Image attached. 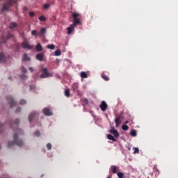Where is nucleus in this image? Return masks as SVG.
<instances>
[{"label":"nucleus","instance_id":"1","mask_svg":"<svg viewBox=\"0 0 178 178\" xmlns=\"http://www.w3.org/2000/svg\"><path fill=\"white\" fill-rule=\"evenodd\" d=\"M23 134V131L20 129H17L14 134V140L13 142L8 143V147L10 148L13 145H17L18 147H22L23 145V140L19 139V136Z\"/></svg>","mask_w":178,"mask_h":178},{"label":"nucleus","instance_id":"2","mask_svg":"<svg viewBox=\"0 0 178 178\" xmlns=\"http://www.w3.org/2000/svg\"><path fill=\"white\" fill-rule=\"evenodd\" d=\"M73 17V24L74 26L81 25V15L79 13L71 12Z\"/></svg>","mask_w":178,"mask_h":178},{"label":"nucleus","instance_id":"3","mask_svg":"<svg viewBox=\"0 0 178 178\" xmlns=\"http://www.w3.org/2000/svg\"><path fill=\"white\" fill-rule=\"evenodd\" d=\"M15 3H16L15 0H6V2L3 4V7L1 9V11L5 12L6 10L8 12L9 10V8H10V6L13 5H15Z\"/></svg>","mask_w":178,"mask_h":178},{"label":"nucleus","instance_id":"4","mask_svg":"<svg viewBox=\"0 0 178 178\" xmlns=\"http://www.w3.org/2000/svg\"><path fill=\"white\" fill-rule=\"evenodd\" d=\"M15 36L11 33H8L6 35V38L5 35H2L0 38V44H6L8 40H13Z\"/></svg>","mask_w":178,"mask_h":178},{"label":"nucleus","instance_id":"5","mask_svg":"<svg viewBox=\"0 0 178 178\" xmlns=\"http://www.w3.org/2000/svg\"><path fill=\"white\" fill-rule=\"evenodd\" d=\"M42 74H40V77L41 79H48V77H52V73L48 72V69L43 68L42 69Z\"/></svg>","mask_w":178,"mask_h":178},{"label":"nucleus","instance_id":"6","mask_svg":"<svg viewBox=\"0 0 178 178\" xmlns=\"http://www.w3.org/2000/svg\"><path fill=\"white\" fill-rule=\"evenodd\" d=\"M99 108L103 112H105V111L108 109V104L106 102H105V101H102L99 105Z\"/></svg>","mask_w":178,"mask_h":178},{"label":"nucleus","instance_id":"7","mask_svg":"<svg viewBox=\"0 0 178 178\" xmlns=\"http://www.w3.org/2000/svg\"><path fill=\"white\" fill-rule=\"evenodd\" d=\"M74 27H77V25L74 24H71L68 28H67V31L68 34H72L74 31Z\"/></svg>","mask_w":178,"mask_h":178},{"label":"nucleus","instance_id":"8","mask_svg":"<svg viewBox=\"0 0 178 178\" xmlns=\"http://www.w3.org/2000/svg\"><path fill=\"white\" fill-rule=\"evenodd\" d=\"M38 116V113L35 112L31 113L29 116V122L31 123V122H33V119H34L35 118H37Z\"/></svg>","mask_w":178,"mask_h":178},{"label":"nucleus","instance_id":"9","mask_svg":"<svg viewBox=\"0 0 178 178\" xmlns=\"http://www.w3.org/2000/svg\"><path fill=\"white\" fill-rule=\"evenodd\" d=\"M43 112H44V115H45V116H51L52 115V112L51 111V110L49 108H44L43 109Z\"/></svg>","mask_w":178,"mask_h":178},{"label":"nucleus","instance_id":"10","mask_svg":"<svg viewBox=\"0 0 178 178\" xmlns=\"http://www.w3.org/2000/svg\"><path fill=\"white\" fill-rule=\"evenodd\" d=\"M8 99L9 101L10 108H13V106L16 105V102H15V100H13V98L12 97H9Z\"/></svg>","mask_w":178,"mask_h":178},{"label":"nucleus","instance_id":"11","mask_svg":"<svg viewBox=\"0 0 178 178\" xmlns=\"http://www.w3.org/2000/svg\"><path fill=\"white\" fill-rule=\"evenodd\" d=\"M110 133H111V134H113L114 137H119V132H118V130L115 129V128H111Z\"/></svg>","mask_w":178,"mask_h":178},{"label":"nucleus","instance_id":"12","mask_svg":"<svg viewBox=\"0 0 178 178\" xmlns=\"http://www.w3.org/2000/svg\"><path fill=\"white\" fill-rule=\"evenodd\" d=\"M36 59L37 60H39V62H42V60H44V55L42 54H37Z\"/></svg>","mask_w":178,"mask_h":178},{"label":"nucleus","instance_id":"13","mask_svg":"<svg viewBox=\"0 0 178 178\" xmlns=\"http://www.w3.org/2000/svg\"><path fill=\"white\" fill-rule=\"evenodd\" d=\"M3 62H6V57H5L3 53H0V63Z\"/></svg>","mask_w":178,"mask_h":178},{"label":"nucleus","instance_id":"14","mask_svg":"<svg viewBox=\"0 0 178 178\" xmlns=\"http://www.w3.org/2000/svg\"><path fill=\"white\" fill-rule=\"evenodd\" d=\"M115 127H118L120 126V123H122V122L120 121V117L115 118Z\"/></svg>","mask_w":178,"mask_h":178},{"label":"nucleus","instance_id":"15","mask_svg":"<svg viewBox=\"0 0 178 178\" xmlns=\"http://www.w3.org/2000/svg\"><path fill=\"white\" fill-rule=\"evenodd\" d=\"M23 62H29L30 60V57L27 56L26 54H24L22 58Z\"/></svg>","mask_w":178,"mask_h":178},{"label":"nucleus","instance_id":"16","mask_svg":"<svg viewBox=\"0 0 178 178\" xmlns=\"http://www.w3.org/2000/svg\"><path fill=\"white\" fill-rule=\"evenodd\" d=\"M17 27V24L16 22H11L9 26L10 30H13V29H16Z\"/></svg>","mask_w":178,"mask_h":178},{"label":"nucleus","instance_id":"17","mask_svg":"<svg viewBox=\"0 0 178 178\" xmlns=\"http://www.w3.org/2000/svg\"><path fill=\"white\" fill-rule=\"evenodd\" d=\"M60 55H62L60 49H58L54 51V56H60Z\"/></svg>","mask_w":178,"mask_h":178},{"label":"nucleus","instance_id":"18","mask_svg":"<svg viewBox=\"0 0 178 178\" xmlns=\"http://www.w3.org/2000/svg\"><path fill=\"white\" fill-rule=\"evenodd\" d=\"M80 76L82 77V79H87V77H88L86 72H81Z\"/></svg>","mask_w":178,"mask_h":178},{"label":"nucleus","instance_id":"19","mask_svg":"<svg viewBox=\"0 0 178 178\" xmlns=\"http://www.w3.org/2000/svg\"><path fill=\"white\" fill-rule=\"evenodd\" d=\"M78 88H79V84L74 83L72 86V90H73V91H74V92H77Z\"/></svg>","mask_w":178,"mask_h":178},{"label":"nucleus","instance_id":"20","mask_svg":"<svg viewBox=\"0 0 178 178\" xmlns=\"http://www.w3.org/2000/svg\"><path fill=\"white\" fill-rule=\"evenodd\" d=\"M22 47L23 49H32L33 46L32 45H22Z\"/></svg>","mask_w":178,"mask_h":178},{"label":"nucleus","instance_id":"21","mask_svg":"<svg viewBox=\"0 0 178 178\" xmlns=\"http://www.w3.org/2000/svg\"><path fill=\"white\" fill-rule=\"evenodd\" d=\"M107 138L108 140H111V141H116V139L115 138V137H113V136H112L111 134H108L107 136Z\"/></svg>","mask_w":178,"mask_h":178},{"label":"nucleus","instance_id":"22","mask_svg":"<svg viewBox=\"0 0 178 178\" xmlns=\"http://www.w3.org/2000/svg\"><path fill=\"white\" fill-rule=\"evenodd\" d=\"M35 49L38 52H41L42 51V47L41 45H36Z\"/></svg>","mask_w":178,"mask_h":178},{"label":"nucleus","instance_id":"23","mask_svg":"<svg viewBox=\"0 0 178 178\" xmlns=\"http://www.w3.org/2000/svg\"><path fill=\"white\" fill-rule=\"evenodd\" d=\"M31 35H33L34 37H38V35H40V33H37V31L33 30L31 31Z\"/></svg>","mask_w":178,"mask_h":178},{"label":"nucleus","instance_id":"24","mask_svg":"<svg viewBox=\"0 0 178 178\" xmlns=\"http://www.w3.org/2000/svg\"><path fill=\"white\" fill-rule=\"evenodd\" d=\"M45 33H47V29L45 28H41L39 33L40 35H41V34H45Z\"/></svg>","mask_w":178,"mask_h":178},{"label":"nucleus","instance_id":"25","mask_svg":"<svg viewBox=\"0 0 178 178\" xmlns=\"http://www.w3.org/2000/svg\"><path fill=\"white\" fill-rule=\"evenodd\" d=\"M64 94L65 97H70V90L69 89L65 90Z\"/></svg>","mask_w":178,"mask_h":178},{"label":"nucleus","instance_id":"26","mask_svg":"<svg viewBox=\"0 0 178 178\" xmlns=\"http://www.w3.org/2000/svg\"><path fill=\"white\" fill-rule=\"evenodd\" d=\"M130 134L132 137H136L137 136V131L136 130H131Z\"/></svg>","mask_w":178,"mask_h":178},{"label":"nucleus","instance_id":"27","mask_svg":"<svg viewBox=\"0 0 178 178\" xmlns=\"http://www.w3.org/2000/svg\"><path fill=\"white\" fill-rule=\"evenodd\" d=\"M111 169H112L113 173H116L117 169H118V168L116 167V165H113V166H111Z\"/></svg>","mask_w":178,"mask_h":178},{"label":"nucleus","instance_id":"28","mask_svg":"<svg viewBox=\"0 0 178 178\" xmlns=\"http://www.w3.org/2000/svg\"><path fill=\"white\" fill-rule=\"evenodd\" d=\"M102 79H104V80H106V81H108V80H109V78L108 77V76L105 75V74H102Z\"/></svg>","mask_w":178,"mask_h":178},{"label":"nucleus","instance_id":"29","mask_svg":"<svg viewBox=\"0 0 178 178\" xmlns=\"http://www.w3.org/2000/svg\"><path fill=\"white\" fill-rule=\"evenodd\" d=\"M133 150H134V154H138V152H140V149H138V147H134Z\"/></svg>","mask_w":178,"mask_h":178},{"label":"nucleus","instance_id":"30","mask_svg":"<svg viewBox=\"0 0 178 178\" xmlns=\"http://www.w3.org/2000/svg\"><path fill=\"white\" fill-rule=\"evenodd\" d=\"M122 130H124V131H126L129 130V126L124 124L122 126Z\"/></svg>","mask_w":178,"mask_h":178},{"label":"nucleus","instance_id":"31","mask_svg":"<svg viewBox=\"0 0 178 178\" xmlns=\"http://www.w3.org/2000/svg\"><path fill=\"white\" fill-rule=\"evenodd\" d=\"M39 20L40 22H45V20H47V18L42 15V16L39 17Z\"/></svg>","mask_w":178,"mask_h":178},{"label":"nucleus","instance_id":"32","mask_svg":"<svg viewBox=\"0 0 178 178\" xmlns=\"http://www.w3.org/2000/svg\"><path fill=\"white\" fill-rule=\"evenodd\" d=\"M118 178H123V176H124V175L122 173V172H118Z\"/></svg>","mask_w":178,"mask_h":178},{"label":"nucleus","instance_id":"33","mask_svg":"<svg viewBox=\"0 0 178 178\" xmlns=\"http://www.w3.org/2000/svg\"><path fill=\"white\" fill-rule=\"evenodd\" d=\"M49 6H51V5L48 4V3H45L43 6V8L44 9H48V8H49Z\"/></svg>","mask_w":178,"mask_h":178},{"label":"nucleus","instance_id":"34","mask_svg":"<svg viewBox=\"0 0 178 178\" xmlns=\"http://www.w3.org/2000/svg\"><path fill=\"white\" fill-rule=\"evenodd\" d=\"M20 77L22 80H26V79H27V76H26L25 74H22Z\"/></svg>","mask_w":178,"mask_h":178},{"label":"nucleus","instance_id":"35","mask_svg":"<svg viewBox=\"0 0 178 178\" xmlns=\"http://www.w3.org/2000/svg\"><path fill=\"white\" fill-rule=\"evenodd\" d=\"M21 70L23 72V73H27V69L24 68V67H22Z\"/></svg>","mask_w":178,"mask_h":178},{"label":"nucleus","instance_id":"36","mask_svg":"<svg viewBox=\"0 0 178 178\" xmlns=\"http://www.w3.org/2000/svg\"><path fill=\"white\" fill-rule=\"evenodd\" d=\"M19 104H20V105H25V104H26V100L22 99V100L19 102Z\"/></svg>","mask_w":178,"mask_h":178},{"label":"nucleus","instance_id":"37","mask_svg":"<svg viewBox=\"0 0 178 178\" xmlns=\"http://www.w3.org/2000/svg\"><path fill=\"white\" fill-rule=\"evenodd\" d=\"M34 136H35V137H40V131H37L34 133Z\"/></svg>","mask_w":178,"mask_h":178},{"label":"nucleus","instance_id":"38","mask_svg":"<svg viewBox=\"0 0 178 178\" xmlns=\"http://www.w3.org/2000/svg\"><path fill=\"white\" fill-rule=\"evenodd\" d=\"M47 149H51V148H52V145H51V143H47Z\"/></svg>","mask_w":178,"mask_h":178},{"label":"nucleus","instance_id":"39","mask_svg":"<svg viewBox=\"0 0 178 178\" xmlns=\"http://www.w3.org/2000/svg\"><path fill=\"white\" fill-rule=\"evenodd\" d=\"M47 48L49 49H54L55 48V46H54V45H47Z\"/></svg>","mask_w":178,"mask_h":178},{"label":"nucleus","instance_id":"40","mask_svg":"<svg viewBox=\"0 0 178 178\" xmlns=\"http://www.w3.org/2000/svg\"><path fill=\"white\" fill-rule=\"evenodd\" d=\"M34 15H35L34 12H30V13H29V16H30L31 17H34Z\"/></svg>","mask_w":178,"mask_h":178},{"label":"nucleus","instance_id":"41","mask_svg":"<svg viewBox=\"0 0 178 178\" xmlns=\"http://www.w3.org/2000/svg\"><path fill=\"white\" fill-rule=\"evenodd\" d=\"M2 129H3V124H0V133L2 131Z\"/></svg>","mask_w":178,"mask_h":178},{"label":"nucleus","instance_id":"42","mask_svg":"<svg viewBox=\"0 0 178 178\" xmlns=\"http://www.w3.org/2000/svg\"><path fill=\"white\" fill-rule=\"evenodd\" d=\"M29 70L31 72V73H33V72H34V68L33 67H30Z\"/></svg>","mask_w":178,"mask_h":178},{"label":"nucleus","instance_id":"43","mask_svg":"<svg viewBox=\"0 0 178 178\" xmlns=\"http://www.w3.org/2000/svg\"><path fill=\"white\" fill-rule=\"evenodd\" d=\"M30 90H34L35 88V86H30Z\"/></svg>","mask_w":178,"mask_h":178},{"label":"nucleus","instance_id":"44","mask_svg":"<svg viewBox=\"0 0 178 178\" xmlns=\"http://www.w3.org/2000/svg\"><path fill=\"white\" fill-rule=\"evenodd\" d=\"M15 112H20V107H17Z\"/></svg>","mask_w":178,"mask_h":178},{"label":"nucleus","instance_id":"45","mask_svg":"<svg viewBox=\"0 0 178 178\" xmlns=\"http://www.w3.org/2000/svg\"><path fill=\"white\" fill-rule=\"evenodd\" d=\"M56 61L57 62V63H59L60 62V60L57 58V59H56Z\"/></svg>","mask_w":178,"mask_h":178},{"label":"nucleus","instance_id":"46","mask_svg":"<svg viewBox=\"0 0 178 178\" xmlns=\"http://www.w3.org/2000/svg\"><path fill=\"white\" fill-rule=\"evenodd\" d=\"M19 123V120H16L15 124H17Z\"/></svg>","mask_w":178,"mask_h":178},{"label":"nucleus","instance_id":"47","mask_svg":"<svg viewBox=\"0 0 178 178\" xmlns=\"http://www.w3.org/2000/svg\"><path fill=\"white\" fill-rule=\"evenodd\" d=\"M51 19H52V20H56V18H55V17H54V16L52 17Z\"/></svg>","mask_w":178,"mask_h":178},{"label":"nucleus","instance_id":"48","mask_svg":"<svg viewBox=\"0 0 178 178\" xmlns=\"http://www.w3.org/2000/svg\"><path fill=\"white\" fill-rule=\"evenodd\" d=\"M127 123H129V121L125 122V124H127Z\"/></svg>","mask_w":178,"mask_h":178},{"label":"nucleus","instance_id":"49","mask_svg":"<svg viewBox=\"0 0 178 178\" xmlns=\"http://www.w3.org/2000/svg\"><path fill=\"white\" fill-rule=\"evenodd\" d=\"M22 45H26V43H22Z\"/></svg>","mask_w":178,"mask_h":178},{"label":"nucleus","instance_id":"50","mask_svg":"<svg viewBox=\"0 0 178 178\" xmlns=\"http://www.w3.org/2000/svg\"><path fill=\"white\" fill-rule=\"evenodd\" d=\"M85 101H86V102H88V100H87V99H85Z\"/></svg>","mask_w":178,"mask_h":178},{"label":"nucleus","instance_id":"51","mask_svg":"<svg viewBox=\"0 0 178 178\" xmlns=\"http://www.w3.org/2000/svg\"><path fill=\"white\" fill-rule=\"evenodd\" d=\"M37 45H41V44H40V43H38V44H37Z\"/></svg>","mask_w":178,"mask_h":178},{"label":"nucleus","instance_id":"52","mask_svg":"<svg viewBox=\"0 0 178 178\" xmlns=\"http://www.w3.org/2000/svg\"><path fill=\"white\" fill-rule=\"evenodd\" d=\"M129 151H130V147L128 148Z\"/></svg>","mask_w":178,"mask_h":178},{"label":"nucleus","instance_id":"53","mask_svg":"<svg viewBox=\"0 0 178 178\" xmlns=\"http://www.w3.org/2000/svg\"><path fill=\"white\" fill-rule=\"evenodd\" d=\"M9 79H10H10H11V78H10V77H9Z\"/></svg>","mask_w":178,"mask_h":178},{"label":"nucleus","instance_id":"54","mask_svg":"<svg viewBox=\"0 0 178 178\" xmlns=\"http://www.w3.org/2000/svg\"><path fill=\"white\" fill-rule=\"evenodd\" d=\"M0 149H1V145H0Z\"/></svg>","mask_w":178,"mask_h":178}]
</instances>
